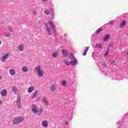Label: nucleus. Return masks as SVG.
I'll use <instances>...</instances> for the list:
<instances>
[{
  "instance_id": "f257e3e1",
  "label": "nucleus",
  "mask_w": 128,
  "mask_h": 128,
  "mask_svg": "<svg viewBox=\"0 0 128 128\" xmlns=\"http://www.w3.org/2000/svg\"><path fill=\"white\" fill-rule=\"evenodd\" d=\"M46 28L49 34H52L50 30H52L53 32L56 34V26L52 22L50 21L48 24H46Z\"/></svg>"
},
{
  "instance_id": "f03ea898",
  "label": "nucleus",
  "mask_w": 128,
  "mask_h": 128,
  "mask_svg": "<svg viewBox=\"0 0 128 128\" xmlns=\"http://www.w3.org/2000/svg\"><path fill=\"white\" fill-rule=\"evenodd\" d=\"M34 72H37L38 76H44V72L42 70V68L38 66L34 68Z\"/></svg>"
},
{
  "instance_id": "7ed1b4c3",
  "label": "nucleus",
  "mask_w": 128,
  "mask_h": 128,
  "mask_svg": "<svg viewBox=\"0 0 128 128\" xmlns=\"http://www.w3.org/2000/svg\"><path fill=\"white\" fill-rule=\"evenodd\" d=\"M24 122V118L20 117H16L13 120V124H18L20 122Z\"/></svg>"
},
{
  "instance_id": "20e7f679",
  "label": "nucleus",
  "mask_w": 128,
  "mask_h": 128,
  "mask_svg": "<svg viewBox=\"0 0 128 128\" xmlns=\"http://www.w3.org/2000/svg\"><path fill=\"white\" fill-rule=\"evenodd\" d=\"M32 112L34 113L38 112V114H40L42 112V109H40L38 110V108L36 106L33 105L32 106Z\"/></svg>"
},
{
  "instance_id": "39448f33",
  "label": "nucleus",
  "mask_w": 128,
  "mask_h": 128,
  "mask_svg": "<svg viewBox=\"0 0 128 128\" xmlns=\"http://www.w3.org/2000/svg\"><path fill=\"white\" fill-rule=\"evenodd\" d=\"M8 58V54H3L1 58L2 62H4Z\"/></svg>"
},
{
  "instance_id": "423d86ee",
  "label": "nucleus",
  "mask_w": 128,
  "mask_h": 128,
  "mask_svg": "<svg viewBox=\"0 0 128 128\" xmlns=\"http://www.w3.org/2000/svg\"><path fill=\"white\" fill-rule=\"evenodd\" d=\"M42 102L46 106L48 105V100H46V97H44L42 99Z\"/></svg>"
},
{
  "instance_id": "0eeeda50",
  "label": "nucleus",
  "mask_w": 128,
  "mask_h": 128,
  "mask_svg": "<svg viewBox=\"0 0 128 128\" xmlns=\"http://www.w3.org/2000/svg\"><path fill=\"white\" fill-rule=\"evenodd\" d=\"M42 124L43 126H44V128H48V124L46 120L43 121Z\"/></svg>"
},
{
  "instance_id": "6e6552de",
  "label": "nucleus",
  "mask_w": 128,
  "mask_h": 128,
  "mask_svg": "<svg viewBox=\"0 0 128 128\" xmlns=\"http://www.w3.org/2000/svg\"><path fill=\"white\" fill-rule=\"evenodd\" d=\"M76 64H78V60H76V59H74L73 61H70V64H71L72 66H76Z\"/></svg>"
},
{
  "instance_id": "1a4fd4ad",
  "label": "nucleus",
  "mask_w": 128,
  "mask_h": 128,
  "mask_svg": "<svg viewBox=\"0 0 128 128\" xmlns=\"http://www.w3.org/2000/svg\"><path fill=\"white\" fill-rule=\"evenodd\" d=\"M1 96H6V90L4 89L1 92H0Z\"/></svg>"
},
{
  "instance_id": "9d476101",
  "label": "nucleus",
  "mask_w": 128,
  "mask_h": 128,
  "mask_svg": "<svg viewBox=\"0 0 128 128\" xmlns=\"http://www.w3.org/2000/svg\"><path fill=\"white\" fill-rule=\"evenodd\" d=\"M24 48V45H20L18 47V50H20V52H22Z\"/></svg>"
},
{
  "instance_id": "9b49d317",
  "label": "nucleus",
  "mask_w": 128,
  "mask_h": 128,
  "mask_svg": "<svg viewBox=\"0 0 128 128\" xmlns=\"http://www.w3.org/2000/svg\"><path fill=\"white\" fill-rule=\"evenodd\" d=\"M10 76H14L16 74V71L14 69H10Z\"/></svg>"
},
{
  "instance_id": "f8f14e48",
  "label": "nucleus",
  "mask_w": 128,
  "mask_h": 128,
  "mask_svg": "<svg viewBox=\"0 0 128 128\" xmlns=\"http://www.w3.org/2000/svg\"><path fill=\"white\" fill-rule=\"evenodd\" d=\"M62 54L64 56H66L68 54V51L65 50H62Z\"/></svg>"
},
{
  "instance_id": "ddd939ff",
  "label": "nucleus",
  "mask_w": 128,
  "mask_h": 128,
  "mask_svg": "<svg viewBox=\"0 0 128 128\" xmlns=\"http://www.w3.org/2000/svg\"><path fill=\"white\" fill-rule=\"evenodd\" d=\"M12 90L14 94H16V92H18V88L16 86H13Z\"/></svg>"
},
{
  "instance_id": "4468645a",
  "label": "nucleus",
  "mask_w": 128,
  "mask_h": 128,
  "mask_svg": "<svg viewBox=\"0 0 128 128\" xmlns=\"http://www.w3.org/2000/svg\"><path fill=\"white\" fill-rule=\"evenodd\" d=\"M22 70L24 72H26L28 70V69L26 66H24L22 68Z\"/></svg>"
},
{
  "instance_id": "2eb2a0df",
  "label": "nucleus",
  "mask_w": 128,
  "mask_h": 128,
  "mask_svg": "<svg viewBox=\"0 0 128 128\" xmlns=\"http://www.w3.org/2000/svg\"><path fill=\"white\" fill-rule=\"evenodd\" d=\"M126 21H123L121 22L120 25V28H124V26H125V25L126 24Z\"/></svg>"
},
{
  "instance_id": "dca6fc26",
  "label": "nucleus",
  "mask_w": 128,
  "mask_h": 128,
  "mask_svg": "<svg viewBox=\"0 0 128 128\" xmlns=\"http://www.w3.org/2000/svg\"><path fill=\"white\" fill-rule=\"evenodd\" d=\"M16 104L18 108H20V98H18L17 100Z\"/></svg>"
},
{
  "instance_id": "f3484780",
  "label": "nucleus",
  "mask_w": 128,
  "mask_h": 128,
  "mask_svg": "<svg viewBox=\"0 0 128 128\" xmlns=\"http://www.w3.org/2000/svg\"><path fill=\"white\" fill-rule=\"evenodd\" d=\"M34 90V87H30L28 88V92H29V94H30V92H32V90Z\"/></svg>"
},
{
  "instance_id": "a211bd4d",
  "label": "nucleus",
  "mask_w": 128,
  "mask_h": 128,
  "mask_svg": "<svg viewBox=\"0 0 128 128\" xmlns=\"http://www.w3.org/2000/svg\"><path fill=\"white\" fill-rule=\"evenodd\" d=\"M108 38H110V36L108 34L105 36L104 38V42H106Z\"/></svg>"
},
{
  "instance_id": "6ab92c4d",
  "label": "nucleus",
  "mask_w": 128,
  "mask_h": 128,
  "mask_svg": "<svg viewBox=\"0 0 128 128\" xmlns=\"http://www.w3.org/2000/svg\"><path fill=\"white\" fill-rule=\"evenodd\" d=\"M62 86H66V81L63 80L62 82Z\"/></svg>"
},
{
  "instance_id": "aec40b11",
  "label": "nucleus",
  "mask_w": 128,
  "mask_h": 128,
  "mask_svg": "<svg viewBox=\"0 0 128 128\" xmlns=\"http://www.w3.org/2000/svg\"><path fill=\"white\" fill-rule=\"evenodd\" d=\"M68 58L70 60H72L74 58V54H71L69 55Z\"/></svg>"
},
{
  "instance_id": "412c9836",
  "label": "nucleus",
  "mask_w": 128,
  "mask_h": 128,
  "mask_svg": "<svg viewBox=\"0 0 128 128\" xmlns=\"http://www.w3.org/2000/svg\"><path fill=\"white\" fill-rule=\"evenodd\" d=\"M96 48H102V44L100 43H98L96 44Z\"/></svg>"
},
{
  "instance_id": "4be33fe9",
  "label": "nucleus",
  "mask_w": 128,
  "mask_h": 128,
  "mask_svg": "<svg viewBox=\"0 0 128 128\" xmlns=\"http://www.w3.org/2000/svg\"><path fill=\"white\" fill-rule=\"evenodd\" d=\"M58 52H54L52 54V57L53 58H56V56H58Z\"/></svg>"
},
{
  "instance_id": "5701e85b",
  "label": "nucleus",
  "mask_w": 128,
  "mask_h": 128,
  "mask_svg": "<svg viewBox=\"0 0 128 128\" xmlns=\"http://www.w3.org/2000/svg\"><path fill=\"white\" fill-rule=\"evenodd\" d=\"M88 50V47H87L86 49L85 50L84 52L83 53V56H86V52Z\"/></svg>"
},
{
  "instance_id": "b1692460",
  "label": "nucleus",
  "mask_w": 128,
  "mask_h": 128,
  "mask_svg": "<svg viewBox=\"0 0 128 128\" xmlns=\"http://www.w3.org/2000/svg\"><path fill=\"white\" fill-rule=\"evenodd\" d=\"M64 62L66 64V66H70V62L65 60L64 61Z\"/></svg>"
},
{
  "instance_id": "393cba45",
  "label": "nucleus",
  "mask_w": 128,
  "mask_h": 128,
  "mask_svg": "<svg viewBox=\"0 0 128 128\" xmlns=\"http://www.w3.org/2000/svg\"><path fill=\"white\" fill-rule=\"evenodd\" d=\"M102 28H99L97 31H96V32L98 34H100V32H102Z\"/></svg>"
},
{
  "instance_id": "a878e982",
  "label": "nucleus",
  "mask_w": 128,
  "mask_h": 128,
  "mask_svg": "<svg viewBox=\"0 0 128 128\" xmlns=\"http://www.w3.org/2000/svg\"><path fill=\"white\" fill-rule=\"evenodd\" d=\"M38 96V90L34 92L32 98H34L35 96Z\"/></svg>"
},
{
  "instance_id": "bb28decb",
  "label": "nucleus",
  "mask_w": 128,
  "mask_h": 128,
  "mask_svg": "<svg viewBox=\"0 0 128 128\" xmlns=\"http://www.w3.org/2000/svg\"><path fill=\"white\" fill-rule=\"evenodd\" d=\"M8 30H10V32H12V26H9L8 27Z\"/></svg>"
},
{
  "instance_id": "cd10ccee",
  "label": "nucleus",
  "mask_w": 128,
  "mask_h": 128,
  "mask_svg": "<svg viewBox=\"0 0 128 128\" xmlns=\"http://www.w3.org/2000/svg\"><path fill=\"white\" fill-rule=\"evenodd\" d=\"M44 12H45L46 14H50V12L48 10H46Z\"/></svg>"
},
{
  "instance_id": "c85d7f7f",
  "label": "nucleus",
  "mask_w": 128,
  "mask_h": 128,
  "mask_svg": "<svg viewBox=\"0 0 128 128\" xmlns=\"http://www.w3.org/2000/svg\"><path fill=\"white\" fill-rule=\"evenodd\" d=\"M6 36H7V38H8V36H10V34H5Z\"/></svg>"
},
{
  "instance_id": "c756f323",
  "label": "nucleus",
  "mask_w": 128,
  "mask_h": 128,
  "mask_svg": "<svg viewBox=\"0 0 128 128\" xmlns=\"http://www.w3.org/2000/svg\"><path fill=\"white\" fill-rule=\"evenodd\" d=\"M51 90H56V87L54 86H52V88H51Z\"/></svg>"
},
{
  "instance_id": "7c9ffc66",
  "label": "nucleus",
  "mask_w": 128,
  "mask_h": 128,
  "mask_svg": "<svg viewBox=\"0 0 128 128\" xmlns=\"http://www.w3.org/2000/svg\"><path fill=\"white\" fill-rule=\"evenodd\" d=\"M108 52H106V53L104 54V56H108Z\"/></svg>"
},
{
  "instance_id": "2f4dec72",
  "label": "nucleus",
  "mask_w": 128,
  "mask_h": 128,
  "mask_svg": "<svg viewBox=\"0 0 128 128\" xmlns=\"http://www.w3.org/2000/svg\"><path fill=\"white\" fill-rule=\"evenodd\" d=\"M2 78V76L0 75V80Z\"/></svg>"
},
{
  "instance_id": "473e14b6",
  "label": "nucleus",
  "mask_w": 128,
  "mask_h": 128,
  "mask_svg": "<svg viewBox=\"0 0 128 128\" xmlns=\"http://www.w3.org/2000/svg\"><path fill=\"white\" fill-rule=\"evenodd\" d=\"M127 56H128V51H127Z\"/></svg>"
},
{
  "instance_id": "72a5a7b5",
  "label": "nucleus",
  "mask_w": 128,
  "mask_h": 128,
  "mask_svg": "<svg viewBox=\"0 0 128 128\" xmlns=\"http://www.w3.org/2000/svg\"><path fill=\"white\" fill-rule=\"evenodd\" d=\"M0 44H2V42L0 41Z\"/></svg>"
},
{
  "instance_id": "f704fd0d",
  "label": "nucleus",
  "mask_w": 128,
  "mask_h": 128,
  "mask_svg": "<svg viewBox=\"0 0 128 128\" xmlns=\"http://www.w3.org/2000/svg\"><path fill=\"white\" fill-rule=\"evenodd\" d=\"M45 2H46V0H44Z\"/></svg>"
}]
</instances>
